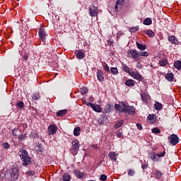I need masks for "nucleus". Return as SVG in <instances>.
Returning a JSON list of instances; mask_svg holds the SVG:
<instances>
[{
  "mask_svg": "<svg viewBox=\"0 0 181 181\" xmlns=\"http://www.w3.org/2000/svg\"><path fill=\"white\" fill-rule=\"evenodd\" d=\"M81 129H80V127H76L74 129V136H78L80 135V132H81Z\"/></svg>",
  "mask_w": 181,
  "mask_h": 181,
  "instance_id": "f704fd0d",
  "label": "nucleus"
},
{
  "mask_svg": "<svg viewBox=\"0 0 181 181\" xmlns=\"http://www.w3.org/2000/svg\"><path fill=\"white\" fill-rule=\"evenodd\" d=\"M165 78H166V80H168V81L172 82V81H173V79L175 78V75H173L172 73H168L165 76Z\"/></svg>",
  "mask_w": 181,
  "mask_h": 181,
  "instance_id": "a878e982",
  "label": "nucleus"
},
{
  "mask_svg": "<svg viewBox=\"0 0 181 181\" xmlns=\"http://www.w3.org/2000/svg\"><path fill=\"white\" fill-rule=\"evenodd\" d=\"M57 132V126L56 124H51L48 127V134L54 135Z\"/></svg>",
  "mask_w": 181,
  "mask_h": 181,
  "instance_id": "1a4fd4ad",
  "label": "nucleus"
},
{
  "mask_svg": "<svg viewBox=\"0 0 181 181\" xmlns=\"http://www.w3.org/2000/svg\"><path fill=\"white\" fill-rule=\"evenodd\" d=\"M122 125H124V120L117 121L115 124L114 128H115V129H118V128H121V127H122Z\"/></svg>",
  "mask_w": 181,
  "mask_h": 181,
  "instance_id": "5701e85b",
  "label": "nucleus"
},
{
  "mask_svg": "<svg viewBox=\"0 0 181 181\" xmlns=\"http://www.w3.org/2000/svg\"><path fill=\"white\" fill-rule=\"evenodd\" d=\"M16 107L17 110H23L25 107V103L23 101L19 100L16 104Z\"/></svg>",
  "mask_w": 181,
  "mask_h": 181,
  "instance_id": "aec40b11",
  "label": "nucleus"
},
{
  "mask_svg": "<svg viewBox=\"0 0 181 181\" xmlns=\"http://www.w3.org/2000/svg\"><path fill=\"white\" fill-rule=\"evenodd\" d=\"M76 57H77V59H79L80 60H81L82 59H84V57H86L84 51H83V50L78 51V52L76 53Z\"/></svg>",
  "mask_w": 181,
  "mask_h": 181,
  "instance_id": "6ab92c4d",
  "label": "nucleus"
},
{
  "mask_svg": "<svg viewBox=\"0 0 181 181\" xmlns=\"http://www.w3.org/2000/svg\"><path fill=\"white\" fill-rule=\"evenodd\" d=\"M141 168H142L143 169H148V165H141Z\"/></svg>",
  "mask_w": 181,
  "mask_h": 181,
  "instance_id": "bf43d9fd",
  "label": "nucleus"
},
{
  "mask_svg": "<svg viewBox=\"0 0 181 181\" xmlns=\"http://www.w3.org/2000/svg\"><path fill=\"white\" fill-rule=\"evenodd\" d=\"M136 127H137L138 129H139V131H141V129H142V125H141V124L137 123V124H136Z\"/></svg>",
  "mask_w": 181,
  "mask_h": 181,
  "instance_id": "4d7b16f0",
  "label": "nucleus"
},
{
  "mask_svg": "<svg viewBox=\"0 0 181 181\" xmlns=\"http://www.w3.org/2000/svg\"><path fill=\"white\" fill-rule=\"evenodd\" d=\"M89 105H90L91 108L93 110V111H95V112H101L103 111L101 106L99 105L89 103Z\"/></svg>",
  "mask_w": 181,
  "mask_h": 181,
  "instance_id": "9d476101",
  "label": "nucleus"
},
{
  "mask_svg": "<svg viewBox=\"0 0 181 181\" xmlns=\"http://www.w3.org/2000/svg\"><path fill=\"white\" fill-rule=\"evenodd\" d=\"M122 112H127L129 115H135V107L134 106H129L127 104L122 105Z\"/></svg>",
  "mask_w": 181,
  "mask_h": 181,
  "instance_id": "39448f33",
  "label": "nucleus"
},
{
  "mask_svg": "<svg viewBox=\"0 0 181 181\" xmlns=\"http://www.w3.org/2000/svg\"><path fill=\"white\" fill-rule=\"evenodd\" d=\"M162 109V103L157 102L155 104V110H156L157 111H159V110Z\"/></svg>",
  "mask_w": 181,
  "mask_h": 181,
  "instance_id": "79ce46f5",
  "label": "nucleus"
},
{
  "mask_svg": "<svg viewBox=\"0 0 181 181\" xmlns=\"http://www.w3.org/2000/svg\"><path fill=\"white\" fill-rule=\"evenodd\" d=\"M147 121L151 124H153V122H155V115H149L147 117Z\"/></svg>",
  "mask_w": 181,
  "mask_h": 181,
  "instance_id": "7c9ffc66",
  "label": "nucleus"
},
{
  "mask_svg": "<svg viewBox=\"0 0 181 181\" xmlns=\"http://www.w3.org/2000/svg\"><path fill=\"white\" fill-rule=\"evenodd\" d=\"M80 149V142L78 140H74L72 141V153L73 155H77V152Z\"/></svg>",
  "mask_w": 181,
  "mask_h": 181,
  "instance_id": "0eeeda50",
  "label": "nucleus"
},
{
  "mask_svg": "<svg viewBox=\"0 0 181 181\" xmlns=\"http://www.w3.org/2000/svg\"><path fill=\"white\" fill-rule=\"evenodd\" d=\"M12 134L13 136H18V129H13Z\"/></svg>",
  "mask_w": 181,
  "mask_h": 181,
  "instance_id": "3c124183",
  "label": "nucleus"
},
{
  "mask_svg": "<svg viewBox=\"0 0 181 181\" xmlns=\"http://www.w3.org/2000/svg\"><path fill=\"white\" fill-rule=\"evenodd\" d=\"M143 23L146 25H152V20L150 18H146L144 20Z\"/></svg>",
  "mask_w": 181,
  "mask_h": 181,
  "instance_id": "72a5a7b5",
  "label": "nucleus"
},
{
  "mask_svg": "<svg viewBox=\"0 0 181 181\" xmlns=\"http://www.w3.org/2000/svg\"><path fill=\"white\" fill-rule=\"evenodd\" d=\"M23 59L24 62H27L28 59V53H25L24 55L23 56Z\"/></svg>",
  "mask_w": 181,
  "mask_h": 181,
  "instance_id": "5fc2aeb1",
  "label": "nucleus"
},
{
  "mask_svg": "<svg viewBox=\"0 0 181 181\" xmlns=\"http://www.w3.org/2000/svg\"><path fill=\"white\" fill-rule=\"evenodd\" d=\"M150 66H151V67H152L153 69H156V67L153 66V64H151Z\"/></svg>",
  "mask_w": 181,
  "mask_h": 181,
  "instance_id": "052dcab7",
  "label": "nucleus"
},
{
  "mask_svg": "<svg viewBox=\"0 0 181 181\" xmlns=\"http://www.w3.org/2000/svg\"><path fill=\"white\" fill-rule=\"evenodd\" d=\"M125 5V1L124 0H118L116 2V5H115V10L116 11H119V9L122 8V6Z\"/></svg>",
  "mask_w": 181,
  "mask_h": 181,
  "instance_id": "9b49d317",
  "label": "nucleus"
},
{
  "mask_svg": "<svg viewBox=\"0 0 181 181\" xmlns=\"http://www.w3.org/2000/svg\"><path fill=\"white\" fill-rule=\"evenodd\" d=\"M2 160H3V158L1 156H0V162H2Z\"/></svg>",
  "mask_w": 181,
  "mask_h": 181,
  "instance_id": "680f3d73",
  "label": "nucleus"
},
{
  "mask_svg": "<svg viewBox=\"0 0 181 181\" xmlns=\"http://www.w3.org/2000/svg\"><path fill=\"white\" fill-rule=\"evenodd\" d=\"M169 62H168L167 59H163L159 61V66L161 67H165L166 66L167 64H168Z\"/></svg>",
  "mask_w": 181,
  "mask_h": 181,
  "instance_id": "393cba45",
  "label": "nucleus"
},
{
  "mask_svg": "<svg viewBox=\"0 0 181 181\" xmlns=\"http://www.w3.org/2000/svg\"><path fill=\"white\" fill-rule=\"evenodd\" d=\"M100 179L103 181L104 180H107V175H104V174H102L100 177Z\"/></svg>",
  "mask_w": 181,
  "mask_h": 181,
  "instance_id": "864d4df0",
  "label": "nucleus"
},
{
  "mask_svg": "<svg viewBox=\"0 0 181 181\" xmlns=\"http://www.w3.org/2000/svg\"><path fill=\"white\" fill-rule=\"evenodd\" d=\"M5 177L8 180H16L19 176V170L16 168H13L5 173Z\"/></svg>",
  "mask_w": 181,
  "mask_h": 181,
  "instance_id": "f03ea898",
  "label": "nucleus"
},
{
  "mask_svg": "<svg viewBox=\"0 0 181 181\" xmlns=\"http://www.w3.org/2000/svg\"><path fill=\"white\" fill-rule=\"evenodd\" d=\"M163 175V173H162V172L158 170H154V176L156 179H160V177H162Z\"/></svg>",
  "mask_w": 181,
  "mask_h": 181,
  "instance_id": "cd10ccee",
  "label": "nucleus"
},
{
  "mask_svg": "<svg viewBox=\"0 0 181 181\" xmlns=\"http://www.w3.org/2000/svg\"><path fill=\"white\" fill-rule=\"evenodd\" d=\"M62 179L64 181H70V180H71V176L70 175V174L69 173H65L62 175Z\"/></svg>",
  "mask_w": 181,
  "mask_h": 181,
  "instance_id": "b1692460",
  "label": "nucleus"
},
{
  "mask_svg": "<svg viewBox=\"0 0 181 181\" xmlns=\"http://www.w3.org/2000/svg\"><path fill=\"white\" fill-rule=\"evenodd\" d=\"M3 148L5 149H9V144L8 143H3L2 144Z\"/></svg>",
  "mask_w": 181,
  "mask_h": 181,
  "instance_id": "603ef678",
  "label": "nucleus"
},
{
  "mask_svg": "<svg viewBox=\"0 0 181 181\" xmlns=\"http://www.w3.org/2000/svg\"><path fill=\"white\" fill-rule=\"evenodd\" d=\"M89 12L90 16H97L98 15V11L95 6H93L89 8Z\"/></svg>",
  "mask_w": 181,
  "mask_h": 181,
  "instance_id": "f8f14e48",
  "label": "nucleus"
},
{
  "mask_svg": "<svg viewBox=\"0 0 181 181\" xmlns=\"http://www.w3.org/2000/svg\"><path fill=\"white\" fill-rule=\"evenodd\" d=\"M103 112H105V114L111 112V106L110 105H106L103 109Z\"/></svg>",
  "mask_w": 181,
  "mask_h": 181,
  "instance_id": "473e14b6",
  "label": "nucleus"
},
{
  "mask_svg": "<svg viewBox=\"0 0 181 181\" xmlns=\"http://www.w3.org/2000/svg\"><path fill=\"white\" fill-rule=\"evenodd\" d=\"M117 138H121V136H122V132H121L120 131H117Z\"/></svg>",
  "mask_w": 181,
  "mask_h": 181,
  "instance_id": "6e6d98bb",
  "label": "nucleus"
},
{
  "mask_svg": "<svg viewBox=\"0 0 181 181\" xmlns=\"http://www.w3.org/2000/svg\"><path fill=\"white\" fill-rule=\"evenodd\" d=\"M136 45L139 50H141V51L146 50V45H144L139 42H136Z\"/></svg>",
  "mask_w": 181,
  "mask_h": 181,
  "instance_id": "c756f323",
  "label": "nucleus"
},
{
  "mask_svg": "<svg viewBox=\"0 0 181 181\" xmlns=\"http://www.w3.org/2000/svg\"><path fill=\"white\" fill-rule=\"evenodd\" d=\"M40 98V94L39 92L35 93L33 95V100H35V101H37Z\"/></svg>",
  "mask_w": 181,
  "mask_h": 181,
  "instance_id": "58836bf2",
  "label": "nucleus"
},
{
  "mask_svg": "<svg viewBox=\"0 0 181 181\" xmlns=\"http://www.w3.org/2000/svg\"><path fill=\"white\" fill-rule=\"evenodd\" d=\"M135 175V170H128V176H134Z\"/></svg>",
  "mask_w": 181,
  "mask_h": 181,
  "instance_id": "8fccbe9b",
  "label": "nucleus"
},
{
  "mask_svg": "<svg viewBox=\"0 0 181 181\" xmlns=\"http://www.w3.org/2000/svg\"><path fill=\"white\" fill-rule=\"evenodd\" d=\"M139 56H141L142 57H148L149 56V53L146 52H139Z\"/></svg>",
  "mask_w": 181,
  "mask_h": 181,
  "instance_id": "37998d69",
  "label": "nucleus"
},
{
  "mask_svg": "<svg viewBox=\"0 0 181 181\" xmlns=\"http://www.w3.org/2000/svg\"><path fill=\"white\" fill-rule=\"evenodd\" d=\"M130 76L133 77V78H135L136 80H142V76L139 74L138 72L132 71L130 73Z\"/></svg>",
  "mask_w": 181,
  "mask_h": 181,
  "instance_id": "4468645a",
  "label": "nucleus"
},
{
  "mask_svg": "<svg viewBox=\"0 0 181 181\" xmlns=\"http://www.w3.org/2000/svg\"><path fill=\"white\" fill-rule=\"evenodd\" d=\"M103 70H105V71H106V73H110V66H108L107 63L105 62L103 64Z\"/></svg>",
  "mask_w": 181,
  "mask_h": 181,
  "instance_id": "ea45409f",
  "label": "nucleus"
},
{
  "mask_svg": "<svg viewBox=\"0 0 181 181\" xmlns=\"http://www.w3.org/2000/svg\"><path fill=\"white\" fill-rule=\"evenodd\" d=\"M108 156L110 159H111V160H113V162H117V156H118V155H117V153L114 151H110L108 154Z\"/></svg>",
  "mask_w": 181,
  "mask_h": 181,
  "instance_id": "2eb2a0df",
  "label": "nucleus"
},
{
  "mask_svg": "<svg viewBox=\"0 0 181 181\" xmlns=\"http://www.w3.org/2000/svg\"><path fill=\"white\" fill-rule=\"evenodd\" d=\"M152 132L153 134H160V129L159 128L154 127L152 129Z\"/></svg>",
  "mask_w": 181,
  "mask_h": 181,
  "instance_id": "49530a36",
  "label": "nucleus"
},
{
  "mask_svg": "<svg viewBox=\"0 0 181 181\" xmlns=\"http://www.w3.org/2000/svg\"><path fill=\"white\" fill-rule=\"evenodd\" d=\"M127 57L129 59H133L134 62H139L141 59H139V54L136 49H129L127 51Z\"/></svg>",
  "mask_w": 181,
  "mask_h": 181,
  "instance_id": "7ed1b4c3",
  "label": "nucleus"
},
{
  "mask_svg": "<svg viewBox=\"0 0 181 181\" xmlns=\"http://www.w3.org/2000/svg\"><path fill=\"white\" fill-rule=\"evenodd\" d=\"M26 128H28V124H25V123L20 124L18 126V129L20 130L21 132H23V131H25V129H26Z\"/></svg>",
  "mask_w": 181,
  "mask_h": 181,
  "instance_id": "4be33fe9",
  "label": "nucleus"
},
{
  "mask_svg": "<svg viewBox=\"0 0 181 181\" xmlns=\"http://www.w3.org/2000/svg\"><path fill=\"white\" fill-rule=\"evenodd\" d=\"M125 86H127V87H134L135 86V81L132 79H129L125 82Z\"/></svg>",
  "mask_w": 181,
  "mask_h": 181,
  "instance_id": "bb28decb",
  "label": "nucleus"
},
{
  "mask_svg": "<svg viewBox=\"0 0 181 181\" xmlns=\"http://www.w3.org/2000/svg\"><path fill=\"white\" fill-rule=\"evenodd\" d=\"M26 138V134H21L18 137V141H23Z\"/></svg>",
  "mask_w": 181,
  "mask_h": 181,
  "instance_id": "de8ad7c7",
  "label": "nucleus"
},
{
  "mask_svg": "<svg viewBox=\"0 0 181 181\" xmlns=\"http://www.w3.org/2000/svg\"><path fill=\"white\" fill-rule=\"evenodd\" d=\"M110 72L114 76H117V74H118V69H117L116 67H112L110 68Z\"/></svg>",
  "mask_w": 181,
  "mask_h": 181,
  "instance_id": "4c0bfd02",
  "label": "nucleus"
},
{
  "mask_svg": "<svg viewBox=\"0 0 181 181\" xmlns=\"http://www.w3.org/2000/svg\"><path fill=\"white\" fill-rule=\"evenodd\" d=\"M69 112L67 109L61 110L57 112V117H64Z\"/></svg>",
  "mask_w": 181,
  "mask_h": 181,
  "instance_id": "a211bd4d",
  "label": "nucleus"
},
{
  "mask_svg": "<svg viewBox=\"0 0 181 181\" xmlns=\"http://www.w3.org/2000/svg\"><path fill=\"white\" fill-rule=\"evenodd\" d=\"M92 148H93L94 149H98V145H95V144H93L91 146Z\"/></svg>",
  "mask_w": 181,
  "mask_h": 181,
  "instance_id": "13d9d810",
  "label": "nucleus"
},
{
  "mask_svg": "<svg viewBox=\"0 0 181 181\" xmlns=\"http://www.w3.org/2000/svg\"><path fill=\"white\" fill-rule=\"evenodd\" d=\"M35 175V171H28L25 173L27 177H32Z\"/></svg>",
  "mask_w": 181,
  "mask_h": 181,
  "instance_id": "a18cd8bd",
  "label": "nucleus"
},
{
  "mask_svg": "<svg viewBox=\"0 0 181 181\" xmlns=\"http://www.w3.org/2000/svg\"><path fill=\"white\" fill-rule=\"evenodd\" d=\"M169 42H170L173 45H177V39L175 35L170 36L168 37Z\"/></svg>",
  "mask_w": 181,
  "mask_h": 181,
  "instance_id": "412c9836",
  "label": "nucleus"
},
{
  "mask_svg": "<svg viewBox=\"0 0 181 181\" xmlns=\"http://www.w3.org/2000/svg\"><path fill=\"white\" fill-rule=\"evenodd\" d=\"M103 73L101 70H98L97 77L98 81H100V83H103L104 81V76H103Z\"/></svg>",
  "mask_w": 181,
  "mask_h": 181,
  "instance_id": "f3484780",
  "label": "nucleus"
},
{
  "mask_svg": "<svg viewBox=\"0 0 181 181\" xmlns=\"http://www.w3.org/2000/svg\"><path fill=\"white\" fill-rule=\"evenodd\" d=\"M165 155H166L165 151H163L161 153H158L157 154L156 153L152 151L151 153H150V158L151 159V160H153V162H158L159 158H163Z\"/></svg>",
  "mask_w": 181,
  "mask_h": 181,
  "instance_id": "20e7f679",
  "label": "nucleus"
},
{
  "mask_svg": "<svg viewBox=\"0 0 181 181\" xmlns=\"http://www.w3.org/2000/svg\"><path fill=\"white\" fill-rule=\"evenodd\" d=\"M80 93L82 95L87 94L88 93V89L86 87H83L80 88Z\"/></svg>",
  "mask_w": 181,
  "mask_h": 181,
  "instance_id": "c9c22d12",
  "label": "nucleus"
},
{
  "mask_svg": "<svg viewBox=\"0 0 181 181\" xmlns=\"http://www.w3.org/2000/svg\"><path fill=\"white\" fill-rule=\"evenodd\" d=\"M20 158L23 162V166H28L32 165V158L29 156L28 151L21 148L20 149Z\"/></svg>",
  "mask_w": 181,
  "mask_h": 181,
  "instance_id": "f257e3e1",
  "label": "nucleus"
},
{
  "mask_svg": "<svg viewBox=\"0 0 181 181\" xmlns=\"http://www.w3.org/2000/svg\"><path fill=\"white\" fill-rule=\"evenodd\" d=\"M139 30V26H135L129 28V32L131 33H135V32H137V30Z\"/></svg>",
  "mask_w": 181,
  "mask_h": 181,
  "instance_id": "a19ab883",
  "label": "nucleus"
},
{
  "mask_svg": "<svg viewBox=\"0 0 181 181\" xmlns=\"http://www.w3.org/2000/svg\"><path fill=\"white\" fill-rule=\"evenodd\" d=\"M141 97L142 101H144V103H146V101H149V100H151V96L145 93H141Z\"/></svg>",
  "mask_w": 181,
  "mask_h": 181,
  "instance_id": "dca6fc26",
  "label": "nucleus"
},
{
  "mask_svg": "<svg viewBox=\"0 0 181 181\" xmlns=\"http://www.w3.org/2000/svg\"><path fill=\"white\" fill-rule=\"evenodd\" d=\"M122 104H125V103L122 102L119 103V105L115 104V110H117V111H119L120 112H122Z\"/></svg>",
  "mask_w": 181,
  "mask_h": 181,
  "instance_id": "c85d7f7f",
  "label": "nucleus"
},
{
  "mask_svg": "<svg viewBox=\"0 0 181 181\" xmlns=\"http://www.w3.org/2000/svg\"><path fill=\"white\" fill-rule=\"evenodd\" d=\"M170 143L171 145H177L179 144V137L176 134H171L170 137H168Z\"/></svg>",
  "mask_w": 181,
  "mask_h": 181,
  "instance_id": "6e6552de",
  "label": "nucleus"
},
{
  "mask_svg": "<svg viewBox=\"0 0 181 181\" xmlns=\"http://www.w3.org/2000/svg\"><path fill=\"white\" fill-rule=\"evenodd\" d=\"M104 122H105V119L104 117H100L98 120V124H99V125H103Z\"/></svg>",
  "mask_w": 181,
  "mask_h": 181,
  "instance_id": "c03bdc74",
  "label": "nucleus"
},
{
  "mask_svg": "<svg viewBox=\"0 0 181 181\" xmlns=\"http://www.w3.org/2000/svg\"><path fill=\"white\" fill-rule=\"evenodd\" d=\"M38 36L40 37V40L43 42V45H45V42H46L47 34L44 27L40 28V30L38 32Z\"/></svg>",
  "mask_w": 181,
  "mask_h": 181,
  "instance_id": "423d86ee",
  "label": "nucleus"
},
{
  "mask_svg": "<svg viewBox=\"0 0 181 181\" xmlns=\"http://www.w3.org/2000/svg\"><path fill=\"white\" fill-rule=\"evenodd\" d=\"M174 67L177 69V70H181V61L177 60L174 63Z\"/></svg>",
  "mask_w": 181,
  "mask_h": 181,
  "instance_id": "2f4dec72",
  "label": "nucleus"
},
{
  "mask_svg": "<svg viewBox=\"0 0 181 181\" xmlns=\"http://www.w3.org/2000/svg\"><path fill=\"white\" fill-rule=\"evenodd\" d=\"M74 174L75 175V176L76 177H78V179H83V177H84V176H86V174L84 173H81L78 170H75L74 171Z\"/></svg>",
  "mask_w": 181,
  "mask_h": 181,
  "instance_id": "ddd939ff",
  "label": "nucleus"
},
{
  "mask_svg": "<svg viewBox=\"0 0 181 181\" xmlns=\"http://www.w3.org/2000/svg\"><path fill=\"white\" fill-rule=\"evenodd\" d=\"M123 70L125 71V73H129L130 74L131 72H129V67L127 65H123Z\"/></svg>",
  "mask_w": 181,
  "mask_h": 181,
  "instance_id": "09e8293b",
  "label": "nucleus"
},
{
  "mask_svg": "<svg viewBox=\"0 0 181 181\" xmlns=\"http://www.w3.org/2000/svg\"><path fill=\"white\" fill-rule=\"evenodd\" d=\"M146 34L150 37H153V36H155V33H153V31L151 30H148L147 31H146Z\"/></svg>",
  "mask_w": 181,
  "mask_h": 181,
  "instance_id": "e433bc0d",
  "label": "nucleus"
}]
</instances>
